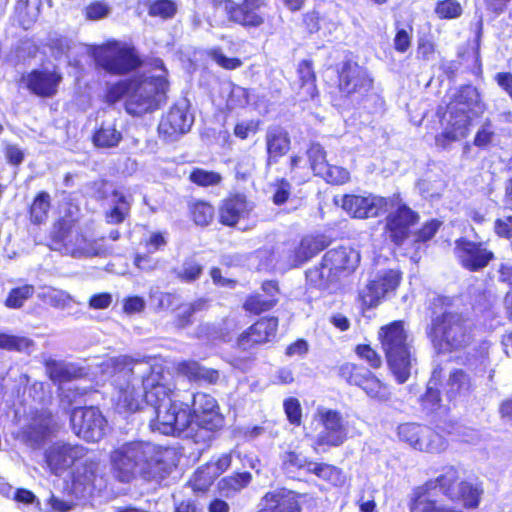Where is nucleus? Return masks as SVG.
I'll list each match as a JSON object with an SVG mask.
<instances>
[{"mask_svg":"<svg viewBox=\"0 0 512 512\" xmlns=\"http://www.w3.org/2000/svg\"><path fill=\"white\" fill-rule=\"evenodd\" d=\"M46 46L55 58L67 56L72 48L71 40L62 35L49 38Z\"/></svg>","mask_w":512,"mask_h":512,"instance_id":"64","label":"nucleus"},{"mask_svg":"<svg viewBox=\"0 0 512 512\" xmlns=\"http://www.w3.org/2000/svg\"><path fill=\"white\" fill-rule=\"evenodd\" d=\"M332 240L323 233L304 235L292 250L290 259L292 267H299L324 251Z\"/></svg>","mask_w":512,"mask_h":512,"instance_id":"28","label":"nucleus"},{"mask_svg":"<svg viewBox=\"0 0 512 512\" xmlns=\"http://www.w3.org/2000/svg\"><path fill=\"white\" fill-rule=\"evenodd\" d=\"M95 65L106 73L125 76L140 69L144 60L132 44L117 39H107L92 48Z\"/></svg>","mask_w":512,"mask_h":512,"instance_id":"10","label":"nucleus"},{"mask_svg":"<svg viewBox=\"0 0 512 512\" xmlns=\"http://www.w3.org/2000/svg\"><path fill=\"white\" fill-rule=\"evenodd\" d=\"M436 488L453 505L466 510L477 509L484 494L481 482L463 479L456 467L447 466L436 478L413 488L408 501L409 512H464L433 498L431 491Z\"/></svg>","mask_w":512,"mask_h":512,"instance_id":"2","label":"nucleus"},{"mask_svg":"<svg viewBox=\"0 0 512 512\" xmlns=\"http://www.w3.org/2000/svg\"><path fill=\"white\" fill-rule=\"evenodd\" d=\"M203 273V266L194 258H186L180 269H174V277L182 283H193L197 281Z\"/></svg>","mask_w":512,"mask_h":512,"instance_id":"49","label":"nucleus"},{"mask_svg":"<svg viewBox=\"0 0 512 512\" xmlns=\"http://www.w3.org/2000/svg\"><path fill=\"white\" fill-rule=\"evenodd\" d=\"M111 195L116 198L115 203L104 212V219L107 224H122L131 212V204L126 196L118 190H113Z\"/></svg>","mask_w":512,"mask_h":512,"instance_id":"41","label":"nucleus"},{"mask_svg":"<svg viewBox=\"0 0 512 512\" xmlns=\"http://www.w3.org/2000/svg\"><path fill=\"white\" fill-rule=\"evenodd\" d=\"M323 15L317 8H312L301 15L300 26L307 35L318 33L322 28Z\"/></svg>","mask_w":512,"mask_h":512,"instance_id":"58","label":"nucleus"},{"mask_svg":"<svg viewBox=\"0 0 512 512\" xmlns=\"http://www.w3.org/2000/svg\"><path fill=\"white\" fill-rule=\"evenodd\" d=\"M251 481L252 474L250 472H233L218 481L216 490L221 496L229 498L246 488Z\"/></svg>","mask_w":512,"mask_h":512,"instance_id":"40","label":"nucleus"},{"mask_svg":"<svg viewBox=\"0 0 512 512\" xmlns=\"http://www.w3.org/2000/svg\"><path fill=\"white\" fill-rule=\"evenodd\" d=\"M377 340L390 373L398 384H404L410 378L412 366L416 361L404 321L393 320L380 326Z\"/></svg>","mask_w":512,"mask_h":512,"instance_id":"8","label":"nucleus"},{"mask_svg":"<svg viewBox=\"0 0 512 512\" xmlns=\"http://www.w3.org/2000/svg\"><path fill=\"white\" fill-rule=\"evenodd\" d=\"M385 297L384 293L378 287L374 280H369L365 288L359 291L358 299L362 311L376 308Z\"/></svg>","mask_w":512,"mask_h":512,"instance_id":"48","label":"nucleus"},{"mask_svg":"<svg viewBox=\"0 0 512 512\" xmlns=\"http://www.w3.org/2000/svg\"><path fill=\"white\" fill-rule=\"evenodd\" d=\"M147 12L150 17L170 20L176 16L178 6L174 0H153L147 5Z\"/></svg>","mask_w":512,"mask_h":512,"instance_id":"51","label":"nucleus"},{"mask_svg":"<svg viewBox=\"0 0 512 512\" xmlns=\"http://www.w3.org/2000/svg\"><path fill=\"white\" fill-rule=\"evenodd\" d=\"M283 410L288 423L294 427L302 424V407L298 398L287 397L283 400Z\"/></svg>","mask_w":512,"mask_h":512,"instance_id":"61","label":"nucleus"},{"mask_svg":"<svg viewBox=\"0 0 512 512\" xmlns=\"http://www.w3.org/2000/svg\"><path fill=\"white\" fill-rule=\"evenodd\" d=\"M446 387L448 401H454L458 397L467 395L472 391L471 377L463 369H454L449 374Z\"/></svg>","mask_w":512,"mask_h":512,"instance_id":"38","label":"nucleus"},{"mask_svg":"<svg viewBox=\"0 0 512 512\" xmlns=\"http://www.w3.org/2000/svg\"><path fill=\"white\" fill-rule=\"evenodd\" d=\"M318 177L322 178L327 184L335 186L344 185L348 183L351 178L348 169L329 163L324 170L318 174Z\"/></svg>","mask_w":512,"mask_h":512,"instance_id":"55","label":"nucleus"},{"mask_svg":"<svg viewBox=\"0 0 512 512\" xmlns=\"http://www.w3.org/2000/svg\"><path fill=\"white\" fill-rule=\"evenodd\" d=\"M225 14L229 22L246 30L258 29L265 24V16L261 9L266 6L265 0H222Z\"/></svg>","mask_w":512,"mask_h":512,"instance_id":"18","label":"nucleus"},{"mask_svg":"<svg viewBox=\"0 0 512 512\" xmlns=\"http://www.w3.org/2000/svg\"><path fill=\"white\" fill-rule=\"evenodd\" d=\"M305 431L307 439L313 437L312 449L317 452L342 446L349 438L348 429L339 410L318 407Z\"/></svg>","mask_w":512,"mask_h":512,"instance_id":"11","label":"nucleus"},{"mask_svg":"<svg viewBox=\"0 0 512 512\" xmlns=\"http://www.w3.org/2000/svg\"><path fill=\"white\" fill-rule=\"evenodd\" d=\"M306 156L310 168L316 176H318L328 164L327 152L319 142H310L306 149Z\"/></svg>","mask_w":512,"mask_h":512,"instance_id":"52","label":"nucleus"},{"mask_svg":"<svg viewBox=\"0 0 512 512\" xmlns=\"http://www.w3.org/2000/svg\"><path fill=\"white\" fill-rule=\"evenodd\" d=\"M117 395L113 402V409L118 414L131 415L145 408L143 391L131 383L116 387Z\"/></svg>","mask_w":512,"mask_h":512,"instance_id":"30","label":"nucleus"},{"mask_svg":"<svg viewBox=\"0 0 512 512\" xmlns=\"http://www.w3.org/2000/svg\"><path fill=\"white\" fill-rule=\"evenodd\" d=\"M63 79V73L56 66L51 69L34 68L23 77L25 88L29 93L41 99L55 97Z\"/></svg>","mask_w":512,"mask_h":512,"instance_id":"20","label":"nucleus"},{"mask_svg":"<svg viewBox=\"0 0 512 512\" xmlns=\"http://www.w3.org/2000/svg\"><path fill=\"white\" fill-rule=\"evenodd\" d=\"M73 432L86 442H97L105 435L107 420L96 406L74 407L70 413Z\"/></svg>","mask_w":512,"mask_h":512,"instance_id":"17","label":"nucleus"},{"mask_svg":"<svg viewBox=\"0 0 512 512\" xmlns=\"http://www.w3.org/2000/svg\"><path fill=\"white\" fill-rule=\"evenodd\" d=\"M297 76L299 81V90L305 100H314L319 96L317 85V74L312 59H303L297 65Z\"/></svg>","mask_w":512,"mask_h":512,"instance_id":"34","label":"nucleus"},{"mask_svg":"<svg viewBox=\"0 0 512 512\" xmlns=\"http://www.w3.org/2000/svg\"><path fill=\"white\" fill-rule=\"evenodd\" d=\"M336 78L331 102L338 109L365 108L375 95L373 77L365 67L352 59L344 60L336 68Z\"/></svg>","mask_w":512,"mask_h":512,"instance_id":"7","label":"nucleus"},{"mask_svg":"<svg viewBox=\"0 0 512 512\" xmlns=\"http://www.w3.org/2000/svg\"><path fill=\"white\" fill-rule=\"evenodd\" d=\"M145 406L154 409L149 427L154 432L175 436L178 424L184 423L185 402L176 399V389L163 382L161 367L151 365L141 377Z\"/></svg>","mask_w":512,"mask_h":512,"instance_id":"6","label":"nucleus"},{"mask_svg":"<svg viewBox=\"0 0 512 512\" xmlns=\"http://www.w3.org/2000/svg\"><path fill=\"white\" fill-rule=\"evenodd\" d=\"M141 361L130 356H117L110 361L111 383L116 388L130 383V379L135 375L134 367Z\"/></svg>","mask_w":512,"mask_h":512,"instance_id":"35","label":"nucleus"},{"mask_svg":"<svg viewBox=\"0 0 512 512\" xmlns=\"http://www.w3.org/2000/svg\"><path fill=\"white\" fill-rule=\"evenodd\" d=\"M178 375L185 377L190 382H205L216 384L220 378L219 371L214 368L202 366L198 361L182 360L175 365Z\"/></svg>","mask_w":512,"mask_h":512,"instance_id":"32","label":"nucleus"},{"mask_svg":"<svg viewBox=\"0 0 512 512\" xmlns=\"http://www.w3.org/2000/svg\"><path fill=\"white\" fill-rule=\"evenodd\" d=\"M35 292V286L30 283L14 286L8 291L3 304L6 308L11 310L22 309L26 302L34 297Z\"/></svg>","mask_w":512,"mask_h":512,"instance_id":"42","label":"nucleus"},{"mask_svg":"<svg viewBox=\"0 0 512 512\" xmlns=\"http://www.w3.org/2000/svg\"><path fill=\"white\" fill-rule=\"evenodd\" d=\"M353 351L355 355L371 369L378 370L382 367V356L370 343L356 344Z\"/></svg>","mask_w":512,"mask_h":512,"instance_id":"53","label":"nucleus"},{"mask_svg":"<svg viewBox=\"0 0 512 512\" xmlns=\"http://www.w3.org/2000/svg\"><path fill=\"white\" fill-rule=\"evenodd\" d=\"M153 67L162 73L155 76L144 74L120 79L106 87L102 95V102L114 106L124 99L125 112L132 117H143L152 114L168 101L170 83L168 71L161 59L154 60Z\"/></svg>","mask_w":512,"mask_h":512,"instance_id":"3","label":"nucleus"},{"mask_svg":"<svg viewBox=\"0 0 512 512\" xmlns=\"http://www.w3.org/2000/svg\"><path fill=\"white\" fill-rule=\"evenodd\" d=\"M52 197L46 190H39L27 206V219L30 224L40 226L45 224L52 210Z\"/></svg>","mask_w":512,"mask_h":512,"instance_id":"33","label":"nucleus"},{"mask_svg":"<svg viewBox=\"0 0 512 512\" xmlns=\"http://www.w3.org/2000/svg\"><path fill=\"white\" fill-rule=\"evenodd\" d=\"M436 52L437 46L431 35H422L418 37L416 58L419 61L428 62L433 60Z\"/></svg>","mask_w":512,"mask_h":512,"instance_id":"60","label":"nucleus"},{"mask_svg":"<svg viewBox=\"0 0 512 512\" xmlns=\"http://www.w3.org/2000/svg\"><path fill=\"white\" fill-rule=\"evenodd\" d=\"M189 219L198 227H208L214 221L216 210L205 199H191L187 204Z\"/></svg>","mask_w":512,"mask_h":512,"instance_id":"37","label":"nucleus"},{"mask_svg":"<svg viewBox=\"0 0 512 512\" xmlns=\"http://www.w3.org/2000/svg\"><path fill=\"white\" fill-rule=\"evenodd\" d=\"M420 406L427 412H436L441 407V393L437 388L428 386L419 398Z\"/></svg>","mask_w":512,"mask_h":512,"instance_id":"63","label":"nucleus"},{"mask_svg":"<svg viewBox=\"0 0 512 512\" xmlns=\"http://www.w3.org/2000/svg\"><path fill=\"white\" fill-rule=\"evenodd\" d=\"M79 212V206L69 205L64 214L54 221L49 233L52 249L57 251L67 250L74 244L73 231L79 224Z\"/></svg>","mask_w":512,"mask_h":512,"instance_id":"23","label":"nucleus"},{"mask_svg":"<svg viewBox=\"0 0 512 512\" xmlns=\"http://www.w3.org/2000/svg\"><path fill=\"white\" fill-rule=\"evenodd\" d=\"M273 195L272 202L276 206L284 205L290 198L291 195V184L285 177L276 178L272 183Z\"/></svg>","mask_w":512,"mask_h":512,"instance_id":"62","label":"nucleus"},{"mask_svg":"<svg viewBox=\"0 0 512 512\" xmlns=\"http://www.w3.org/2000/svg\"><path fill=\"white\" fill-rule=\"evenodd\" d=\"M456 425L454 421L444 420L432 429L419 423H402L397 428V436L400 442L414 450L440 453L446 449L448 445L446 438L455 432Z\"/></svg>","mask_w":512,"mask_h":512,"instance_id":"12","label":"nucleus"},{"mask_svg":"<svg viewBox=\"0 0 512 512\" xmlns=\"http://www.w3.org/2000/svg\"><path fill=\"white\" fill-rule=\"evenodd\" d=\"M453 305V298L437 295L431 301L434 314L426 335L439 351L456 352L464 350L475 341L476 325L471 318L460 311L448 310Z\"/></svg>","mask_w":512,"mask_h":512,"instance_id":"5","label":"nucleus"},{"mask_svg":"<svg viewBox=\"0 0 512 512\" xmlns=\"http://www.w3.org/2000/svg\"><path fill=\"white\" fill-rule=\"evenodd\" d=\"M57 422L54 413L47 409H35L30 413L29 422L21 431L25 443L31 446L44 444L56 431Z\"/></svg>","mask_w":512,"mask_h":512,"instance_id":"21","label":"nucleus"},{"mask_svg":"<svg viewBox=\"0 0 512 512\" xmlns=\"http://www.w3.org/2000/svg\"><path fill=\"white\" fill-rule=\"evenodd\" d=\"M340 207L351 218L366 220L386 214L382 227L384 241L402 247L410 238L412 228L420 222V214L405 203L399 194L381 196L347 193Z\"/></svg>","mask_w":512,"mask_h":512,"instance_id":"1","label":"nucleus"},{"mask_svg":"<svg viewBox=\"0 0 512 512\" xmlns=\"http://www.w3.org/2000/svg\"><path fill=\"white\" fill-rule=\"evenodd\" d=\"M184 423L178 424L175 436H180L195 423L198 428L215 432L223 426L224 418L216 399L208 393L196 392L191 407L185 403Z\"/></svg>","mask_w":512,"mask_h":512,"instance_id":"13","label":"nucleus"},{"mask_svg":"<svg viewBox=\"0 0 512 512\" xmlns=\"http://www.w3.org/2000/svg\"><path fill=\"white\" fill-rule=\"evenodd\" d=\"M122 133L117 129L116 123L102 122L92 133L91 142L96 148H115L122 141Z\"/></svg>","mask_w":512,"mask_h":512,"instance_id":"39","label":"nucleus"},{"mask_svg":"<svg viewBox=\"0 0 512 512\" xmlns=\"http://www.w3.org/2000/svg\"><path fill=\"white\" fill-rule=\"evenodd\" d=\"M314 461L295 449L287 450L282 456V468L289 472L311 474Z\"/></svg>","mask_w":512,"mask_h":512,"instance_id":"44","label":"nucleus"},{"mask_svg":"<svg viewBox=\"0 0 512 512\" xmlns=\"http://www.w3.org/2000/svg\"><path fill=\"white\" fill-rule=\"evenodd\" d=\"M13 20L24 30L30 29L36 23V15L30 10V0H15Z\"/></svg>","mask_w":512,"mask_h":512,"instance_id":"50","label":"nucleus"},{"mask_svg":"<svg viewBox=\"0 0 512 512\" xmlns=\"http://www.w3.org/2000/svg\"><path fill=\"white\" fill-rule=\"evenodd\" d=\"M192 123L193 118L185 108L173 105L162 116L158 125V132L165 139L172 140L187 133Z\"/></svg>","mask_w":512,"mask_h":512,"instance_id":"27","label":"nucleus"},{"mask_svg":"<svg viewBox=\"0 0 512 512\" xmlns=\"http://www.w3.org/2000/svg\"><path fill=\"white\" fill-rule=\"evenodd\" d=\"M188 179L192 184L202 188L219 186L223 181L221 173L200 167H194L190 171Z\"/></svg>","mask_w":512,"mask_h":512,"instance_id":"47","label":"nucleus"},{"mask_svg":"<svg viewBox=\"0 0 512 512\" xmlns=\"http://www.w3.org/2000/svg\"><path fill=\"white\" fill-rule=\"evenodd\" d=\"M252 210L253 206L244 193L230 192L220 201L217 210L218 222L226 227H235Z\"/></svg>","mask_w":512,"mask_h":512,"instance_id":"25","label":"nucleus"},{"mask_svg":"<svg viewBox=\"0 0 512 512\" xmlns=\"http://www.w3.org/2000/svg\"><path fill=\"white\" fill-rule=\"evenodd\" d=\"M360 262L359 253L350 246H338L325 252L319 263L322 269L327 270V277L338 280L351 275Z\"/></svg>","mask_w":512,"mask_h":512,"instance_id":"19","label":"nucleus"},{"mask_svg":"<svg viewBox=\"0 0 512 512\" xmlns=\"http://www.w3.org/2000/svg\"><path fill=\"white\" fill-rule=\"evenodd\" d=\"M454 255L460 267L468 272H479L495 259L488 241L459 237L454 242Z\"/></svg>","mask_w":512,"mask_h":512,"instance_id":"16","label":"nucleus"},{"mask_svg":"<svg viewBox=\"0 0 512 512\" xmlns=\"http://www.w3.org/2000/svg\"><path fill=\"white\" fill-rule=\"evenodd\" d=\"M45 368L48 378L54 384L67 383L84 376L83 368L53 359H49L45 362Z\"/></svg>","mask_w":512,"mask_h":512,"instance_id":"36","label":"nucleus"},{"mask_svg":"<svg viewBox=\"0 0 512 512\" xmlns=\"http://www.w3.org/2000/svg\"><path fill=\"white\" fill-rule=\"evenodd\" d=\"M441 224V221L435 218L424 222L421 225V227L414 232L413 245L418 246L422 243L430 241L437 234L438 230L441 227ZM413 229L414 227L412 228V230ZM412 235L413 232L411 233L410 237Z\"/></svg>","mask_w":512,"mask_h":512,"instance_id":"57","label":"nucleus"},{"mask_svg":"<svg viewBox=\"0 0 512 512\" xmlns=\"http://www.w3.org/2000/svg\"><path fill=\"white\" fill-rule=\"evenodd\" d=\"M311 474L335 487L341 486L345 480L341 468L324 462H314Z\"/></svg>","mask_w":512,"mask_h":512,"instance_id":"45","label":"nucleus"},{"mask_svg":"<svg viewBox=\"0 0 512 512\" xmlns=\"http://www.w3.org/2000/svg\"><path fill=\"white\" fill-rule=\"evenodd\" d=\"M338 376L348 385L360 388L370 399L386 402L391 392L386 383L369 369L355 362H344L338 367Z\"/></svg>","mask_w":512,"mask_h":512,"instance_id":"14","label":"nucleus"},{"mask_svg":"<svg viewBox=\"0 0 512 512\" xmlns=\"http://www.w3.org/2000/svg\"><path fill=\"white\" fill-rule=\"evenodd\" d=\"M34 341L26 336L0 332V350L10 352H29Z\"/></svg>","mask_w":512,"mask_h":512,"instance_id":"46","label":"nucleus"},{"mask_svg":"<svg viewBox=\"0 0 512 512\" xmlns=\"http://www.w3.org/2000/svg\"><path fill=\"white\" fill-rule=\"evenodd\" d=\"M207 56L224 70H236L243 65V61L239 57H227L219 47L208 50Z\"/></svg>","mask_w":512,"mask_h":512,"instance_id":"59","label":"nucleus"},{"mask_svg":"<svg viewBox=\"0 0 512 512\" xmlns=\"http://www.w3.org/2000/svg\"><path fill=\"white\" fill-rule=\"evenodd\" d=\"M479 102V93L471 85H461L450 99L446 111L439 107L437 116L440 120L449 114L448 127L435 136V144L440 149H447L452 143L469 135L472 117L470 113Z\"/></svg>","mask_w":512,"mask_h":512,"instance_id":"9","label":"nucleus"},{"mask_svg":"<svg viewBox=\"0 0 512 512\" xmlns=\"http://www.w3.org/2000/svg\"><path fill=\"white\" fill-rule=\"evenodd\" d=\"M218 477L211 471L206 463L199 466L189 478L187 485L196 495H205L209 492Z\"/></svg>","mask_w":512,"mask_h":512,"instance_id":"43","label":"nucleus"},{"mask_svg":"<svg viewBox=\"0 0 512 512\" xmlns=\"http://www.w3.org/2000/svg\"><path fill=\"white\" fill-rule=\"evenodd\" d=\"M168 449L142 440L121 444L110 452L113 475L122 483L137 476L145 481L157 479L166 470Z\"/></svg>","mask_w":512,"mask_h":512,"instance_id":"4","label":"nucleus"},{"mask_svg":"<svg viewBox=\"0 0 512 512\" xmlns=\"http://www.w3.org/2000/svg\"><path fill=\"white\" fill-rule=\"evenodd\" d=\"M260 289L262 294L250 293L242 303V309L249 316H264L279 304L280 286L277 280H264Z\"/></svg>","mask_w":512,"mask_h":512,"instance_id":"22","label":"nucleus"},{"mask_svg":"<svg viewBox=\"0 0 512 512\" xmlns=\"http://www.w3.org/2000/svg\"><path fill=\"white\" fill-rule=\"evenodd\" d=\"M280 319L275 315L258 317L236 337L233 348L239 352H250L276 341Z\"/></svg>","mask_w":512,"mask_h":512,"instance_id":"15","label":"nucleus"},{"mask_svg":"<svg viewBox=\"0 0 512 512\" xmlns=\"http://www.w3.org/2000/svg\"><path fill=\"white\" fill-rule=\"evenodd\" d=\"M373 280L386 296L396 291L401 283L402 273L399 270L387 269L378 273Z\"/></svg>","mask_w":512,"mask_h":512,"instance_id":"54","label":"nucleus"},{"mask_svg":"<svg viewBox=\"0 0 512 512\" xmlns=\"http://www.w3.org/2000/svg\"><path fill=\"white\" fill-rule=\"evenodd\" d=\"M87 449L79 444L54 443L45 452V461L54 474L69 469L74 463L83 458Z\"/></svg>","mask_w":512,"mask_h":512,"instance_id":"26","label":"nucleus"},{"mask_svg":"<svg viewBox=\"0 0 512 512\" xmlns=\"http://www.w3.org/2000/svg\"><path fill=\"white\" fill-rule=\"evenodd\" d=\"M291 145V137L285 128L279 125L269 127L265 134V167L277 164L290 151Z\"/></svg>","mask_w":512,"mask_h":512,"instance_id":"29","label":"nucleus"},{"mask_svg":"<svg viewBox=\"0 0 512 512\" xmlns=\"http://www.w3.org/2000/svg\"><path fill=\"white\" fill-rule=\"evenodd\" d=\"M210 300L206 297H199L191 302H180L173 308L172 325L178 330L190 327L194 323V315L198 312L208 310Z\"/></svg>","mask_w":512,"mask_h":512,"instance_id":"31","label":"nucleus"},{"mask_svg":"<svg viewBox=\"0 0 512 512\" xmlns=\"http://www.w3.org/2000/svg\"><path fill=\"white\" fill-rule=\"evenodd\" d=\"M303 497L295 490L277 487L264 493L257 512H303Z\"/></svg>","mask_w":512,"mask_h":512,"instance_id":"24","label":"nucleus"},{"mask_svg":"<svg viewBox=\"0 0 512 512\" xmlns=\"http://www.w3.org/2000/svg\"><path fill=\"white\" fill-rule=\"evenodd\" d=\"M434 12L441 20H450L460 17L463 9L457 0H439L435 4Z\"/></svg>","mask_w":512,"mask_h":512,"instance_id":"56","label":"nucleus"}]
</instances>
